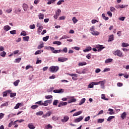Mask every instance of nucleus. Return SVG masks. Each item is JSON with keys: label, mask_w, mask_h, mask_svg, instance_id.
Masks as SVG:
<instances>
[{"label": "nucleus", "mask_w": 129, "mask_h": 129, "mask_svg": "<svg viewBox=\"0 0 129 129\" xmlns=\"http://www.w3.org/2000/svg\"><path fill=\"white\" fill-rule=\"evenodd\" d=\"M69 38V36L67 35H63L61 38H60V40H63L64 39H68Z\"/></svg>", "instance_id": "44"}, {"label": "nucleus", "mask_w": 129, "mask_h": 129, "mask_svg": "<svg viewBox=\"0 0 129 129\" xmlns=\"http://www.w3.org/2000/svg\"><path fill=\"white\" fill-rule=\"evenodd\" d=\"M60 14H61V10L58 9L57 10V11L55 12V14L53 16L55 20H57V19H58V17H59V16H60Z\"/></svg>", "instance_id": "3"}, {"label": "nucleus", "mask_w": 129, "mask_h": 129, "mask_svg": "<svg viewBox=\"0 0 129 129\" xmlns=\"http://www.w3.org/2000/svg\"><path fill=\"white\" fill-rule=\"evenodd\" d=\"M88 71V70H87V69H84L82 71V74H85L86 72Z\"/></svg>", "instance_id": "56"}, {"label": "nucleus", "mask_w": 129, "mask_h": 129, "mask_svg": "<svg viewBox=\"0 0 129 129\" xmlns=\"http://www.w3.org/2000/svg\"><path fill=\"white\" fill-rule=\"evenodd\" d=\"M123 77H124V78H126V79H127V78H128L129 77V76L126 73H125L123 75Z\"/></svg>", "instance_id": "63"}, {"label": "nucleus", "mask_w": 129, "mask_h": 129, "mask_svg": "<svg viewBox=\"0 0 129 129\" xmlns=\"http://www.w3.org/2000/svg\"><path fill=\"white\" fill-rule=\"evenodd\" d=\"M17 95V93H10V97L13 98L15 97Z\"/></svg>", "instance_id": "48"}, {"label": "nucleus", "mask_w": 129, "mask_h": 129, "mask_svg": "<svg viewBox=\"0 0 129 129\" xmlns=\"http://www.w3.org/2000/svg\"><path fill=\"white\" fill-rule=\"evenodd\" d=\"M10 34H11V35H16V34H17V31L16 30H12L11 31H10Z\"/></svg>", "instance_id": "50"}, {"label": "nucleus", "mask_w": 129, "mask_h": 129, "mask_svg": "<svg viewBox=\"0 0 129 129\" xmlns=\"http://www.w3.org/2000/svg\"><path fill=\"white\" fill-rule=\"evenodd\" d=\"M109 71H110V68H105L102 71V73H104V72H108Z\"/></svg>", "instance_id": "40"}, {"label": "nucleus", "mask_w": 129, "mask_h": 129, "mask_svg": "<svg viewBox=\"0 0 129 129\" xmlns=\"http://www.w3.org/2000/svg\"><path fill=\"white\" fill-rule=\"evenodd\" d=\"M45 114H46V117L50 116V115H51V114H52V111H49Z\"/></svg>", "instance_id": "54"}, {"label": "nucleus", "mask_w": 129, "mask_h": 129, "mask_svg": "<svg viewBox=\"0 0 129 129\" xmlns=\"http://www.w3.org/2000/svg\"><path fill=\"white\" fill-rule=\"evenodd\" d=\"M104 121V118H99L97 120L98 123H102Z\"/></svg>", "instance_id": "35"}, {"label": "nucleus", "mask_w": 129, "mask_h": 129, "mask_svg": "<svg viewBox=\"0 0 129 129\" xmlns=\"http://www.w3.org/2000/svg\"><path fill=\"white\" fill-rule=\"evenodd\" d=\"M122 47H128L129 44H128V43H126L123 42V43H122Z\"/></svg>", "instance_id": "45"}, {"label": "nucleus", "mask_w": 129, "mask_h": 129, "mask_svg": "<svg viewBox=\"0 0 129 129\" xmlns=\"http://www.w3.org/2000/svg\"><path fill=\"white\" fill-rule=\"evenodd\" d=\"M108 110L109 111L108 113L110 115H112V114H114V112L113 111V109H112L111 108H109Z\"/></svg>", "instance_id": "23"}, {"label": "nucleus", "mask_w": 129, "mask_h": 129, "mask_svg": "<svg viewBox=\"0 0 129 129\" xmlns=\"http://www.w3.org/2000/svg\"><path fill=\"white\" fill-rule=\"evenodd\" d=\"M99 84H100L101 88L104 89V84H105V80L104 81H101L99 82Z\"/></svg>", "instance_id": "10"}, {"label": "nucleus", "mask_w": 129, "mask_h": 129, "mask_svg": "<svg viewBox=\"0 0 129 129\" xmlns=\"http://www.w3.org/2000/svg\"><path fill=\"white\" fill-rule=\"evenodd\" d=\"M21 60H22V57H19L18 58L15 59L14 61L15 63H20L21 62Z\"/></svg>", "instance_id": "33"}, {"label": "nucleus", "mask_w": 129, "mask_h": 129, "mask_svg": "<svg viewBox=\"0 0 129 129\" xmlns=\"http://www.w3.org/2000/svg\"><path fill=\"white\" fill-rule=\"evenodd\" d=\"M58 104V100H54L53 102V105H57Z\"/></svg>", "instance_id": "58"}, {"label": "nucleus", "mask_w": 129, "mask_h": 129, "mask_svg": "<svg viewBox=\"0 0 129 129\" xmlns=\"http://www.w3.org/2000/svg\"><path fill=\"white\" fill-rule=\"evenodd\" d=\"M91 34H92L93 36H98L100 33L98 31H94L92 32H91Z\"/></svg>", "instance_id": "17"}, {"label": "nucleus", "mask_w": 129, "mask_h": 129, "mask_svg": "<svg viewBox=\"0 0 129 129\" xmlns=\"http://www.w3.org/2000/svg\"><path fill=\"white\" fill-rule=\"evenodd\" d=\"M72 21H73L74 24H76V23H77V22H78V20H77V19H76V17H73Z\"/></svg>", "instance_id": "42"}, {"label": "nucleus", "mask_w": 129, "mask_h": 129, "mask_svg": "<svg viewBox=\"0 0 129 129\" xmlns=\"http://www.w3.org/2000/svg\"><path fill=\"white\" fill-rule=\"evenodd\" d=\"M48 2H47V5H51V4H53L56 2V0H47Z\"/></svg>", "instance_id": "39"}, {"label": "nucleus", "mask_w": 129, "mask_h": 129, "mask_svg": "<svg viewBox=\"0 0 129 129\" xmlns=\"http://www.w3.org/2000/svg\"><path fill=\"white\" fill-rule=\"evenodd\" d=\"M45 98H46V99H51V98H53V96L47 95V96H45Z\"/></svg>", "instance_id": "52"}, {"label": "nucleus", "mask_w": 129, "mask_h": 129, "mask_svg": "<svg viewBox=\"0 0 129 129\" xmlns=\"http://www.w3.org/2000/svg\"><path fill=\"white\" fill-rule=\"evenodd\" d=\"M69 120V117L68 116H65L63 117V119H61L62 122H67Z\"/></svg>", "instance_id": "12"}, {"label": "nucleus", "mask_w": 129, "mask_h": 129, "mask_svg": "<svg viewBox=\"0 0 129 129\" xmlns=\"http://www.w3.org/2000/svg\"><path fill=\"white\" fill-rule=\"evenodd\" d=\"M35 104H39V105L43 106V102L42 101H39L35 102Z\"/></svg>", "instance_id": "53"}, {"label": "nucleus", "mask_w": 129, "mask_h": 129, "mask_svg": "<svg viewBox=\"0 0 129 129\" xmlns=\"http://www.w3.org/2000/svg\"><path fill=\"white\" fill-rule=\"evenodd\" d=\"M48 39L49 36H46L45 37H43V41H44V42H47V41H48Z\"/></svg>", "instance_id": "43"}, {"label": "nucleus", "mask_w": 129, "mask_h": 129, "mask_svg": "<svg viewBox=\"0 0 129 129\" xmlns=\"http://www.w3.org/2000/svg\"><path fill=\"white\" fill-rule=\"evenodd\" d=\"M28 127L30 129H35L36 128V127L35 125H34V124L33 123H30L28 124Z\"/></svg>", "instance_id": "13"}, {"label": "nucleus", "mask_w": 129, "mask_h": 129, "mask_svg": "<svg viewBox=\"0 0 129 129\" xmlns=\"http://www.w3.org/2000/svg\"><path fill=\"white\" fill-rule=\"evenodd\" d=\"M43 114H44V112L42 111H39L36 113V115H43Z\"/></svg>", "instance_id": "34"}, {"label": "nucleus", "mask_w": 129, "mask_h": 129, "mask_svg": "<svg viewBox=\"0 0 129 129\" xmlns=\"http://www.w3.org/2000/svg\"><path fill=\"white\" fill-rule=\"evenodd\" d=\"M52 119L54 121H56V120H58L59 119V117H57L56 116H53L52 117Z\"/></svg>", "instance_id": "37"}, {"label": "nucleus", "mask_w": 129, "mask_h": 129, "mask_svg": "<svg viewBox=\"0 0 129 129\" xmlns=\"http://www.w3.org/2000/svg\"><path fill=\"white\" fill-rule=\"evenodd\" d=\"M68 98L70 99L69 100V103H72V102H76V99L74 98V97L68 96Z\"/></svg>", "instance_id": "4"}, {"label": "nucleus", "mask_w": 129, "mask_h": 129, "mask_svg": "<svg viewBox=\"0 0 129 129\" xmlns=\"http://www.w3.org/2000/svg\"><path fill=\"white\" fill-rule=\"evenodd\" d=\"M39 107V105H33L31 106V108L32 109H36V108H38Z\"/></svg>", "instance_id": "41"}, {"label": "nucleus", "mask_w": 129, "mask_h": 129, "mask_svg": "<svg viewBox=\"0 0 129 129\" xmlns=\"http://www.w3.org/2000/svg\"><path fill=\"white\" fill-rule=\"evenodd\" d=\"M54 93H64V89H55L53 90Z\"/></svg>", "instance_id": "7"}, {"label": "nucleus", "mask_w": 129, "mask_h": 129, "mask_svg": "<svg viewBox=\"0 0 129 129\" xmlns=\"http://www.w3.org/2000/svg\"><path fill=\"white\" fill-rule=\"evenodd\" d=\"M96 48L98 49L97 51L98 52H100V51H102V50H103L105 47L103 46V45H97L96 46Z\"/></svg>", "instance_id": "8"}, {"label": "nucleus", "mask_w": 129, "mask_h": 129, "mask_svg": "<svg viewBox=\"0 0 129 129\" xmlns=\"http://www.w3.org/2000/svg\"><path fill=\"white\" fill-rule=\"evenodd\" d=\"M86 64H87L86 62L82 61L78 63V66L79 67H80V66H84V65H86Z\"/></svg>", "instance_id": "25"}, {"label": "nucleus", "mask_w": 129, "mask_h": 129, "mask_svg": "<svg viewBox=\"0 0 129 129\" xmlns=\"http://www.w3.org/2000/svg\"><path fill=\"white\" fill-rule=\"evenodd\" d=\"M36 26L38 28L37 29V32H38V33L41 32L42 30H43V26L40 23H37Z\"/></svg>", "instance_id": "5"}, {"label": "nucleus", "mask_w": 129, "mask_h": 129, "mask_svg": "<svg viewBox=\"0 0 129 129\" xmlns=\"http://www.w3.org/2000/svg\"><path fill=\"white\" fill-rule=\"evenodd\" d=\"M76 73L78 74H82V72L80 70L77 69L76 70Z\"/></svg>", "instance_id": "60"}, {"label": "nucleus", "mask_w": 129, "mask_h": 129, "mask_svg": "<svg viewBox=\"0 0 129 129\" xmlns=\"http://www.w3.org/2000/svg\"><path fill=\"white\" fill-rule=\"evenodd\" d=\"M83 118H84V116H80L79 117L77 118L74 120V122H76V123L80 122V121H81V120H82Z\"/></svg>", "instance_id": "6"}, {"label": "nucleus", "mask_w": 129, "mask_h": 129, "mask_svg": "<svg viewBox=\"0 0 129 129\" xmlns=\"http://www.w3.org/2000/svg\"><path fill=\"white\" fill-rule=\"evenodd\" d=\"M86 101V99L85 98H82L80 102H79V105H82V104H83V103H84L85 102V101Z\"/></svg>", "instance_id": "20"}, {"label": "nucleus", "mask_w": 129, "mask_h": 129, "mask_svg": "<svg viewBox=\"0 0 129 129\" xmlns=\"http://www.w3.org/2000/svg\"><path fill=\"white\" fill-rule=\"evenodd\" d=\"M62 3H64V0H59L57 3V5L58 6H60V5H62Z\"/></svg>", "instance_id": "55"}, {"label": "nucleus", "mask_w": 129, "mask_h": 129, "mask_svg": "<svg viewBox=\"0 0 129 129\" xmlns=\"http://www.w3.org/2000/svg\"><path fill=\"white\" fill-rule=\"evenodd\" d=\"M23 8L24 11H25V12H27V11L28 10V5L26 4H23Z\"/></svg>", "instance_id": "28"}, {"label": "nucleus", "mask_w": 129, "mask_h": 129, "mask_svg": "<svg viewBox=\"0 0 129 129\" xmlns=\"http://www.w3.org/2000/svg\"><path fill=\"white\" fill-rule=\"evenodd\" d=\"M107 14L108 15V16H109V17H112V13L110 11H108L107 12Z\"/></svg>", "instance_id": "61"}, {"label": "nucleus", "mask_w": 129, "mask_h": 129, "mask_svg": "<svg viewBox=\"0 0 129 129\" xmlns=\"http://www.w3.org/2000/svg\"><path fill=\"white\" fill-rule=\"evenodd\" d=\"M20 83V80H17L13 83L14 86H18Z\"/></svg>", "instance_id": "31"}, {"label": "nucleus", "mask_w": 129, "mask_h": 129, "mask_svg": "<svg viewBox=\"0 0 129 129\" xmlns=\"http://www.w3.org/2000/svg\"><path fill=\"white\" fill-rule=\"evenodd\" d=\"M6 55H7V52H6L5 51L1 52L0 53V56H1V57H3V58H5Z\"/></svg>", "instance_id": "22"}, {"label": "nucleus", "mask_w": 129, "mask_h": 129, "mask_svg": "<svg viewBox=\"0 0 129 129\" xmlns=\"http://www.w3.org/2000/svg\"><path fill=\"white\" fill-rule=\"evenodd\" d=\"M90 119V116H88L85 117L84 120L85 121H88Z\"/></svg>", "instance_id": "62"}, {"label": "nucleus", "mask_w": 129, "mask_h": 129, "mask_svg": "<svg viewBox=\"0 0 129 129\" xmlns=\"http://www.w3.org/2000/svg\"><path fill=\"white\" fill-rule=\"evenodd\" d=\"M112 54L114 55V56H118V57H123V54H122V52H121L119 49L113 51Z\"/></svg>", "instance_id": "1"}, {"label": "nucleus", "mask_w": 129, "mask_h": 129, "mask_svg": "<svg viewBox=\"0 0 129 129\" xmlns=\"http://www.w3.org/2000/svg\"><path fill=\"white\" fill-rule=\"evenodd\" d=\"M115 117L114 116H110L108 117L107 121H110L111 119H113Z\"/></svg>", "instance_id": "38"}, {"label": "nucleus", "mask_w": 129, "mask_h": 129, "mask_svg": "<svg viewBox=\"0 0 129 129\" xmlns=\"http://www.w3.org/2000/svg\"><path fill=\"white\" fill-rule=\"evenodd\" d=\"M114 40V36H113V34H112L109 36L108 42H111Z\"/></svg>", "instance_id": "15"}, {"label": "nucleus", "mask_w": 129, "mask_h": 129, "mask_svg": "<svg viewBox=\"0 0 129 129\" xmlns=\"http://www.w3.org/2000/svg\"><path fill=\"white\" fill-rule=\"evenodd\" d=\"M38 18L39 19V20H44V14H42V13H39L38 14Z\"/></svg>", "instance_id": "21"}, {"label": "nucleus", "mask_w": 129, "mask_h": 129, "mask_svg": "<svg viewBox=\"0 0 129 129\" xmlns=\"http://www.w3.org/2000/svg\"><path fill=\"white\" fill-rule=\"evenodd\" d=\"M8 105H9V102H6V103H4L1 105V108H3V107L5 106H8Z\"/></svg>", "instance_id": "30"}, {"label": "nucleus", "mask_w": 129, "mask_h": 129, "mask_svg": "<svg viewBox=\"0 0 129 129\" xmlns=\"http://www.w3.org/2000/svg\"><path fill=\"white\" fill-rule=\"evenodd\" d=\"M36 28V26H35V24L30 25L29 26V28L31 29V30H34Z\"/></svg>", "instance_id": "51"}, {"label": "nucleus", "mask_w": 129, "mask_h": 129, "mask_svg": "<svg viewBox=\"0 0 129 129\" xmlns=\"http://www.w3.org/2000/svg\"><path fill=\"white\" fill-rule=\"evenodd\" d=\"M82 113V111H79L73 114V116H77V115H80Z\"/></svg>", "instance_id": "19"}, {"label": "nucleus", "mask_w": 129, "mask_h": 129, "mask_svg": "<svg viewBox=\"0 0 129 129\" xmlns=\"http://www.w3.org/2000/svg\"><path fill=\"white\" fill-rule=\"evenodd\" d=\"M110 10L111 11V12H114V11H115V8H114V7H111L110 8Z\"/></svg>", "instance_id": "64"}, {"label": "nucleus", "mask_w": 129, "mask_h": 129, "mask_svg": "<svg viewBox=\"0 0 129 129\" xmlns=\"http://www.w3.org/2000/svg\"><path fill=\"white\" fill-rule=\"evenodd\" d=\"M60 52H62V50L61 49L54 50V51H53V53H54V54H57L58 53H60Z\"/></svg>", "instance_id": "49"}, {"label": "nucleus", "mask_w": 129, "mask_h": 129, "mask_svg": "<svg viewBox=\"0 0 129 129\" xmlns=\"http://www.w3.org/2000/svg\"><path fill=\"white\" fill-rule=\"evenodd\" d=\"M22 105V103H18L16 104V106L14 107L15 109H18Z\"/></svg>", "instance_id": "36"}, {"label": "nucleus", "mask_w": 129, "mask_h": 129, "mask_svg": "<svg viewBox=\"0 0 129 129\" xmlns=\"http://www.w3.org/2000/svg\"><path fill=\"white\" fill-rule=\"evenodd\" d=\"M20 36H27V32L25 31H22L20 34Z\"/></svg>", "instance_id": "47"}, {"label": "nucleus", "mask_w": 129, "mask_h": 129, "mask_svg": "<svg viewBox=\"0 0 129 129\" xmlns=\"http://www.w3.org/2000/svg\"><path fill=\"white\" fill-rule=\"evenodd\" d=\"M52 128H53V126H52L50 124H48L45 125V129H52Z\"/></svg>", "instance_id": "29"}, {"label": "nucleus", "mask_w": 129, "mask_h": 129, "mask_svg": "<svg viewBox=\"0 0 129 129\" xmlns=\"http://www.w3.org/2000/svg\"><path fill=\"white\" fill-rule=\"evenodd\" d=\"M95 30V27L94 26H92L91 28L90 29V30L91 31V33H92V32H94Z\"/></svg>", "instance_id": "59"}, {"label": "nucleus", "mask_w": 129, "mask_h": 129, "mask_svg": "<svg viewBox=\"0 0 129 129\" xmlns=\"http://www.w3.org/2000/svg\"><path fill=\"white\" fill-rule=\"evenodd\" d=\"M113 61V59L112 58H108L105 60V63L106 64H107V63H111Z\"/></svg>", "instance_id": "16"}, {"label": "nucleus", "mask_w": 129, "mask_h": 129, "mask_svg": "<svg viewBox=\"0 0 129 129\" xmlns=\"http://www.w3.org/2000/svg\"><path fill=\"white\" fill-rule=\"evenodd\" d=\"M52 44H53V45H57V46H60L62 43H61V41H53Z\"/></svg>", "instance_id": "26"}, {"label": "nucleus", "mask_w": 129, "mask_h": 129, "mask_svg": "<svg viewBox=\"0 0 129 129\" xmlns=\"http://www.w3.org/2000/svg\"><path fill=\"white\" fill-rule=\"evenodd\" d=\"M68 60V58L66 57H58V62H65V61H67Z\"/></svg>", "instance_id": "11"}, {"label": "nucleus", "mask_w": 129, "mask_h": 129, "mask_svg": "<svg viewBox=\"0 0 129 129\" xmlns=\"http://www.w3.org/2000/svg\"><path fill=\"white\" fill-rule=\"evenodd\" d=\"M12 11L13 9L12 8L6 10V13H7V14H11V13H12Z\"/></svg>", "instance_id": "46"}, {"label": "nucleus", "mask_w": 129, "mask_h": 129, "mask_svg": "<svg viewBox=\"0 0 129 129\" xmlns=\"http://www.w3.org/2000/svg\"><path fill=\"white\" fill-rule=\"evenodd\" d=\"M58 70H59V67L58 66H51L49 68V71L50 72H51L52 73H55L56 72H57V71H58Z\"/></svg>", "instance_id": "2"}, {"label": "nucleus", "mask_w": 129, "mask_h": 129, "mask_svg": "<svg viewBox=\"0 0 129 129\" xmlns=\"http://www.w3.org/2000/svg\"><path fill=\"white\" fill-rule=\"evenodd\" d=\"M23 40L25 42H29V39H30V37L29 36H25L23 38Z\"/></svg>", "instance_id": "32"}, {"label": "nucleus", "mask_w": 129, "mask_h": 129, "mask_svg": "<svg viewBox=\"0 0 129 129\" xmlns=\"http://www.w3.org/2000/svg\"><path fill=\"white\" fill-rule=\"evenodd\" d=\"M11 29V27L9 25H6L4 27V30L6 32H8V31H10V30Z\"/></svg>", "instance_id": "14"}, {"label": "nucleus", "mask_w": 129, "mask_h": 129, "mask_svg": "<svg viewBox=\"0 0 129 129\" xmlns=\"http://www.w3.org/2000/svg\"><path fill=\"white\" fill-rule=\"evenodd\" d=\"M65 105H67V102L61 101L59 103L58 105V107H62V106H65Z\"/></svg>", "instance_id": "9"}, {"label": "nucleus", "mask_w": 129, "mask_h": 129, "mask_svg": "<svg viewBox=\"0 0 129 129\" xmlns=\"http://www.w3.org/2000/svg\"><path fill=\"white\" fill-rule=\"evenodd\" d=\"M101 99H103V100H106V101L109 100L108 98L105 97V94H102L101 95Z\"/></svg>", "instance_id": "27"}, {"label": "nucleus", "mask_w": 129, "mask_h": 129, "mask_svg": "<svg viewBox=\"0 0 129 129\" xmlns=\"http://www.w3.org/2000/svg\"><path fill=\"white\" fill-rule=\"evenodd\" d=\"M120 117L122 118V119H124V118L126 117V112H123L121 114Z\"/></svg>", "instance_id": "18"}, {"label": "nucleus", "mask_w": 129, "mask_h": 129, "mask_svg": "<svg viewBox=\"0 0 129 129\" xmlns=\"http://www.w3.org/2000/svg\"><path fill=\"white\" fill-rule=\"evenodd\" d=\"M45 49H47V50H51V51H52V53H54V51H55V48L50 46L45 47Z\"/></svg>", "instance_id": "24"}, {"label": "nucleus", "mask_w": 129, "mask_h": 129, "mask_svg": "<svg viewBox=\"0 0 129 129\" xmlns=\"http://www.w3.org/2000/svg\"><path fill=\"white\" fill-rule=\"evenodd\" d=\"M93 86H94L93 85V83H92V82L90 83L89 85H88V88H93Z\"/></svg>", "instance_id": "57"}]
</instances>
